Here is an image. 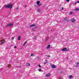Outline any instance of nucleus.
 Wrapping results in <instances>:
<instances>
[{"mask_svg":"<svg viewBox=\"0 0 79 79\" xmlns=\"http://www.w3.org/2000/svg\"><path fill=\"white\" fill-rule=\"evenodd\" d=\"M35 55V54L33 53V54H31V56H34V55Z\"/></svg>","mask_w":79,"mask_h":79,"instance_id":"ddd939ff","label":"nucleus"},{"mask_svg":"<svg viewBox=\"0 0 79 79\" xmlns=\"http://www.w3.org/2000/svg\"><path fill=\"white\" fill-rule=\"evenodd\" d=\"M37 12H40V9H37Z\"/></svg>","mask_w":79,"mask_h":79,"instance_id":"412c9836","label":"nucleus"},{"mask_svg":"<svg viewBox=\"0 0 79 79\" xmlns=\"http://www.w3.org/2000/svg\"><path fill=\"white\" fill-rule=\"evenodd\" d=\"M62 51H64V52H66V51H69V49H67L66 48H63L62 50Z\"/></svg>","mask_w":79,"mask_h":79,"instance_id":"f03ea898","label":"nucleus"},{"mask_svg":"<svg viewBox=\"0 0 79 79\" xmlns=\"http://www.w3.org/2000/svg\"><path fill=\"white\" fill-rule=\"evenodd\" d=\"M79 8H77L75 10V11H79Z\"/></svg>","mask_w":79,"mask_h":79,"instance_id":"f3484780","label":"nucleus"},{"mask_svg":"<svg viewBox=\"0 0 79 79\" xmlns=\"http://www.w3.org/2000/svg\"><path fill=\"white\" fill-rule=\"evenodd\" d=\"M79 62H77V65L76 66V68H77V67L79 66Z\"/></svg>","mask_w":79,"mask_h":79,"instance_id":"9b49d317","label":"nucleus"},{"mask_svg":"<svg viewBox=\"0 0 79 79\" xmlns=\"http://www.w3.org/2000/svg\"><path fill=\"white\" fill-rule=\"evenodd\" d=\"M34 26H35V25L34 24H32L30 26V27H34Z\"/></svg>","mask_w":79,"mask_h":79,"instance_id":"0eeeda50","label":"nucleus"},{"mask_svg":"<svg viewBox=\"0 0 79 79\" xmlns=\"http://www.w3.org/2000/svg\"><path fill=\"white\" fill-rule=\"evenodd\" d=\"M12 39H13V38H12Z\"/></svg>","mask_w":79,"mask_h":79,"instance_id":"e433bc0d","label":"nucleus"},{"mask_svg":"<svg viewBox=\"0 0 79 79\" xmlns=\"http://www.w3.org/2000/svg\"><path fill=\"white\" fill-rule=\"evenodd\" d=\"M47 56V57H48V58H50V55H45L46 56Z\"/></svg>","mask_w":79,"mask_h":79,"instance_id":"dca6fc26","label":"nucleus"},{"mask_svg":"<svg viewBox=\"0 0 79 79\" xmlns=\"http://www.w3.org/2000/svg\"><path fill=\"white\" fill-rule=\"evenodd\" d=\"M73 76L70 75L69 76V79H72L73 78Z\"/></svg>","mask_w":79,"mask_h":79,"instance_id":"2eb2a0df","label":"nucleus"},{"mask_svg":"<svg viewBox=\"0 0 79 79\" xmlns=\"http://www.w3.org/2000/svg\"><path fill=\"white\" fill-rule=\"evenodd\" d=\"M13 26V23H9V24H7L6 27H11V26Z\"/></svg>","mask_w":79,"mask_h":79,"instance_id":"7ed1b4c3","label":"nucleus"},{"mask_svg":"<svg viewBox=\"0 0 79 79\" xmlns=\"http://www.w3.org/2000/svg\"><path fill=\"white\" fill-rule=\"evenodd\" d=\"M4 43H5V41L3 40L2 41L1 43V44H4Z\"/></svg>","mask_w":79,"mask_h":79,"instance_id":"aec40b11","label":"nucleus"},{"mask_svg":"<svg viewBox=\"0 0 79 79\" xmlns=\"http://www.w3.org/2000/svg\"><path fill=\"white\" fill-rule=\"evenodd\" d=\"M18 40H21V36H18Z\"/></svg>","mask_w":79,"mask_h":79,"instance_id":"1a4fd4ad","label":"nucleus"},{"mask_svg":"<svg viewBox=\"0 0 79 79\" xmlns=\"http://www.w3.org/2000/svg\"><path fill=\"white\" fill-rule=\"evenodd\" d=\"M50 45H48L47 47V48H48H48H50Z\"/></svg>","mask_w":79,"mask_h":79,"instance_id":"4468645a","label":"nucleus"},{"mask_svg":"<svg viewBox=\"0 0 79 79\" xmlns=\"http://www.w3.org/2000/svg\"><path fill=\"white\" fill-rule=\"evenodd\" d=\"M18 8H16L17 10H18Z\"/></svg>","mask_w":79,"mask_h":79,"instance_id":"72a5a7b5","label":"nucleus"},{"mask_svg":"<svg viewBox=\"0 0 79 79\" xmlns=\"http://www.w3.org/2000/svg\"><path fill=\"white\" fill-rule=\"evenodd\" d=\"M39 3H40V1H38L37 2V5H39Z\"/></svg>","mask_w":79,"mask_h":79,"instance_id":"6ab92c4d","label":"nucleus"},{"mask_svg":"<svg viewBox=\"0 0 79 79\" xmlns=\"http://www.w3.org/2000/svg\"><path fill=\"white\" fill-rule=\"evenodd\" d=\"M64 20L67 21V23H69V20L68 19V17H66L64 19Z\"/></svg>","mask_w":79,"mask_h":79,"instance_id":"20e7f679","label":"nucleus"},{"mask_svg":"<svg viewBox=\"0 0 79 79\" xmlns=\"http://www.w3.org/2000/svg\"><path fill=\"white\" fill-rule=\"evenodd\" d=\"M27 7V6H24V7Z\"/></svg>","mask_w":79,"mask_h":79,"instance_id":"2f4dec72","label":"nucleus"},{"mask_svg":"<svg viewBox=\"0 0 79 79\" xmlns=\"http://www.w3.org/2000/svg\"><path fill=\"white\" fill-rule=\"evenodd\" d=\"M59 79H61V78L60 77H59Z\"/></svg>","mask_w":79,"mask_h":79,"instance_id":"c756f323","label":"nucleus"},{"mask_svg":"<svg viewBox=\"0 0 79 79\" xmlns=\"http://www.w3.org/2000/svg\"><path fill=\"white\" fill-rule=\"evenodd\" d=\"M38 6H41V4H38Z\"/></svg>","mask_w":79,"mask_h":79,"instance_id":"4be33fe9","label":"nucleus"},{"mask_svg":"<svg viewBox=\"0 0 79 79\" xmlns=\"http://www.w3.org/2000/svg\"><path fill=\"white\" fill-rule=\"evenodd\" d=\"M76 3H79V1H78Z\"/></svg>","mask_w":79,"mask_h":79,"instance_id":"7c9ffc66","label":"nucleus"},{"mask_svg":"<svg viewBox=\"0 0 79 79\" xmlns=\"http://www.w3.org/2000/svg\"><path fill=\"white\" fill-rule=\"evenodd\" d=\"M38 66H39V67H40H40H41V66H40V64H39L38 65Z\"/></svg>","mask_w":79,"mask_h":79,"instance_id":"bb28decb","label":"nucleus"},{"mask_svg":"<svg viewBox=\"0 0 79 79\" xmlns=\"http://www.w3.org/2000/svg\"><path fill=\"white\" fill-rule=\"evenodd\" d=\"M73 12H70L69 13V15H71L72 14H73Z\"/></svg>","mask_w":79,"mask_h":79,"instance_id":"a211bd4d","label":"nucleus"},{"mask_svg":"<svg viewBox=\"0 0 79 79\" xmlns=\"http://www.w3.org/2000/svg\"><path fill=\"white\" fill-rule=\"evenodd\" d=\"M67 2H69V0H66Z\"/></svg>","mask_w":79,"mask_h":79,"instance_id":"a878e982","label":"nucleus"},{"mask_svg":"<svg viewBox=\"0 0 79 79\" xmlns=\"http://www.w3.org/2000/svg\"><path fill=\"white\" fill-rule=\"evenodd\" d=\"M47 60H46V61H47Z\"/></svg>","mask_w":79,"mask_h":79,"instance_id":"f704fd0d","label":"nucleus"},{"mask_svg":"<svg viewBox=\"0 0 79 79\" xmlns=\"http://www.w3.org/2000/svg\"><path fill=\"white\" fill-rule=\"evenodd\" d=\"M26 44H27V41H26L25 43H24L23 44V46H25V45H26Z\"/></svg>","mask_w":79,"mask_h":79,"instance_id":"f8f14e48","label":"nucleus"},{"mask_svg":"<svg viewBox=\"0 0 79 79\" xmlns=\"http://www.w3.org/2000/svg\"><path fill=\"white\" fill-rule=\"evenodd\" d=\"M71 20L72 23H74V22H75V21H76V19H74V18H73Z\"/></svg>","mask_w":79,"mask_h":79,"instance_id":"39448f33","label":"nucleus"},{"mask_svg":"<svg viewBox=\"0 0 79 79\" xmlns=\"http://www.w3.org/2000/svg\"><path fill=\"white\" fill-rule=\"evenodd\" d=\"M39 71H40H40H41V69H40L39 70Z\"/></svg>","mask_w":79,"mask_h":79,"instance_id":"393cba45","label":"nucleus"},{"mask_svg":"<svg viewBox=\"0 0 79 79\" xmlns=\"http://www.w3.org/2000/svg\"><path fill=\"white\" fill-rule=\"evenodd\" d=\"M14 48H17L16 46H15Z\"/></svg>","mask_w":79,"mask_h":79,"instance_id":"c85d7f7f","label":"nucleus"},{"mask_svg":"<svg viewBox=\"0 0 79 79\" xmlns=\"http://www.w3.org/2000/svg\"><path fill=\"white\" fill-rule=\"evenodd\" d=\"M64 8H63V7H62V9L61 10H64Z\"/></svg>","mask_w":79,"mask_h":79,"instance_id":"cd10ccee","label":"nucleus"},{"mask_svg":"<svg viewBox=\"0 0 79 79\" xmlns=\"http://www.w3.org/2000/svg\"><path fill=\"white\" fill-rule=\"evenodd\" d=\"M31 64L29 63H27L26 64V66H30Z\"/></svg>","mask_w":79,"mask_h":79,"instance_id":"423d86ee","label":"nucleus"},{"mask_svg":"<svg viewBox=\"0 0 79 79\" xmlns=\"http://www.w3.org/2000/svg\"><path fill=\"white\" fill-rule=\"evenodd\" d=\"M36 37H35V39H36Z\"/></svg>","mask_w":79,"mask_h":79,"instance_id":"473e14b6","label":"nucleus"},{"mask_svg":"<svg viewBox=\"0 0 79 79\" xmlns=\"http://www.w3.org/2000/svg\"><path fill=\"white\" fill-rule=\"evenodd\" d=\"M8 67H9V68H10V66H8Z\"/></svg>","mask_w":79,"mask_h":79,"instance_id":"c9c22d12","label":"nucleus"},{"mask_svg":"<svg viewBox=\"0 0 79 79\" xmlns=\"http://www.w3.org/2000/svg\"><path fill=\"white\" fill-rule=\"evenodd\" d=\"M6 8H9V9H11L12 7H13V5L11 4H9L7 5H5L4 6Z\"/></svg>","mask_w":79,"mask_h":79,"instance_id":"f257e3e1","label":"nucleus"},{"mask_svg":"<svg viewBox=\"0 0 79 79\" xmlns=\"http://www.w3.org/2000/svg\"><path fill=\"white\" fill-rule=\"evenodd\" d=\"M56 68V66H55V65L53 64L52 66V68Z\"/></svg>","mask_w":79,"mask_h":79,"instance_id":"6e6552de","label":"nucleus"},{"mask_svg":"<svg viewBox=\"0 0 79 79\" xmlns=\"http://www.w3.org/2000/svg\"><path fill=\"white\" fill-rule=\"evenodd\" d=\"M49 37H48L47 38V40H48V39H49Z\"/></svg>","mask_w":79,"mask_h":79,"instance_id":"5701e85b","label":"nucleus"},{"mask_svg":"<svg viewBox=\"0 0 79 79\" xmlns=\"http://www.w3.org/2000/svg\"><path fill=\"white\" fill-rule=\"evenodd\" d=\"M48 63V62H44V64H47V63Z\"/></svg>","mask_w":79,"mask_h":79,"instance_id":"b1692460","label":"nucleus"},{"mask_svg":"<svg viewBox=\"0 0 79 79\" xmlns=\"http://www.w3.org/2000/svg\"><path fill=\"white\" fill-rule=\"evenodd\" d=\"M50 76V73H48V74H47L46 75V76L47 77H49V76Z\"/></svg>","mask_w":79,"mask_h":79,"instance_id":"9d476101","label":"nucleus"}]
</instances>
